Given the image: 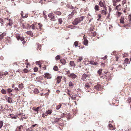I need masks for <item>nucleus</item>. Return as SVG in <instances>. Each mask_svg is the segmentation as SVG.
<instances>
[{
	"mask_svg": "<svg viewBox=\"0 0 131 131\" xmlns=\"http://www.w3.org/2000/svg\"><path fill=\"white\" fill-rule=\"evenodd\" d=\"M102 69H100L97 71V73L99 74L100 75L101 74V73L102 72Z\"/></svg>",
	"mask_w": 131,
	"mask_h": 131,
	"instance_id": "36",
	"label": "nucleus"
},
{
	"mask_svg": "<svg viewBox=\"0 0 131 131\" xmlns=\"http://www.w3.org/2000/svg\"><path fill=\"white\" fill-rule=\"evenodd\" d=\"M47 112L48 114H50L52 113V111L51 110H49Z\"/></svg>",
	"mask_w": 131,
	"mask_h": 131,
	"instance_id": "41",
	"label": "nucleus"
},
{
	"mask_svg": "<svg viewBox=\"0 0 131 131\" xmlns=\"http://www.w3.org/2000/svg\"><path fill=\"white\" fill-rule=\"evenodd\" d=\"M7 90L8 92L9 93H10L11 92H12V89H8Z\"/></svg>",
	"mask_w": 131,
	"mask_h": 131,
	"instance_id": "44",
	"label": "nucleus"
},
{
	"mask_svg": "<svg viewBox=\"0 0 131 131\" xmlns=\"http://www.w3.org/2000/svg\"><path fill=\"white\" fill-rule=\"evenodd\" d=\"M4 36L2 34H1L0 35V41L3 38H4Z\"/></svg>",
	"mask_w": 131,
	"mask_h": 131,
	"instance_id": "43",
	"label": "nucleus"
},
{
	"mask_svg": "<svg viewBox=\"0 0 131 131\" xmlns=\"http://www.w3.org/2000/svg\"><path fill=\"white\" fill-rule=\"evenodd\" d=\"M62 78V77L61 76H58L57 77V82L58 83H59L61 81V79Z\"/></svg>",
	"mask_w": 131,
	"mask_h": 131,
	"instance_id": "10",
	"label": "nucleus"
},
{
	"mask_svg": "<svg viewBox=\"0 0 131 131\" xmlns=\"http://www.w3.org/2000/svg\"><path fill=\"white\" fill-rule=\"evenodd\" d=\"M17 38L18 40H20L21 41H22L24 39V38L20 37L19 36L18 37H17Z\"/></svg>",
	"mask_w": 131,
	"mask_h": 131,
	"instance_id": "18",
	"label": "nucleus"
},
{
	"mask_svg": "<svg viewBox=\"0 0 131 131\" xmlns=\"http://www.w3.org/2000/svg\"><path fill=\"white\" fill-rule=\"evenodd\" d=\"M94 8L95 10L98 11L99 10V6L97 5H96L95 6Z\"/></svg>",
	"mask_w": 131,
	"mask_h": 131,
	"instance_id": "31",
	"label": "nucleus"
},
{
	"mask_svg": "<svg viewBox=\"0 0 131 131\" xmlns=\"http://www.w3.org/2000/svg\"><path fill=\"white\" fill-rule=\"evenodd\" d=\"M40 61H37L36 62V63L37 64H38V65H39V67H40V68L41 67V65H40V64L39 63H40Z\"/></svg>",
	"mask_w": 131,
	"mask_h": 131,
	"instance_id": "42",
	"label": "nucleus"
},
{
	"mask_svg": "<svg viewBox=\"0 0 131 131\" xmlns=\"http://www.w3.org/2000/svg\"><path fill=\"white\" fill-rule=\"evenodd\" d=\"M118 67L119 68L121 69L122 68V66L120 65L118 66Z\"/></svg>",
	"mask_w": 131,
	"mask_h": 131,
	"instance_id": "60",
	"label": "nucleus"
},
{
	"mask_svg": "<svg viewBox=\"0 0 131 131\" xmlns=\"http://www.w3.org/2000/svg\"><path fill=\"white\" fill-rule=\"evenodd\" d=\"M116 2H113V5L114 6H115L116 5Z\"/></svg>",
	"mask_w": 131,
	"mask_h": 131,
	"instance_id": "61",
	"label": "nucleus"
},
{
	"mask_svg": "<svg viewBox=\"0 0 131 131\" xmlns=\"http://www.w3.org/2000/svg\"><path fill=\"white\" fill-rule=\"evenodd\" d=\"M74 45L75 47L78 46V42L77 41H75L74 43Z\"/></svg>",
	"mask_w": 131,
	"mask_h": 131,
	"instance_id": "33",
	"label": "nucleus"
},
{
	"mask_svg": "<svg viewBox=\"0 0 131 131\" xmlns=\"http://www.w3.org/2000/svg\"><path fill=\"white\" fill-rule=\"evenodd\" d=\"M8 74L7 72L6 71L5 72H0V78H1L3 75L5 76L6 75Z\"/></svg>",
	"mask_w": 131,
	"mask_h": 131,
	"instance_id": "6",
	"label": "nucleus"
},
{
	"mask_svg": "<svg viewBox=\"0 0 131 131\" xmlns=\"http://www.w3.org/2000/svg\"><path fill=\"white\" fill-rule=\"evenodd\" d=\"M82 59L83 58L82 57H80L78 60L79 61H81Z\"/></svg>",
	"mask_w": 131,
	"mask_h": 131,
	"instance_id": "52",
	"label": "nucleus"
},
{
	"mask_svg": "<svg viewBox=\"0 0 131 131\" xmlns=\"http://www.w3.org/2000/svg\"><path fill=\"white\" fill-rule=\"evenodd\" d=\"M44 75H45L44 76L45 78H47V79H49L51 77L49 73H46Z\"/></svg>",
	"mask_w": 131,
	"mask_h": 131,
	"instance_id": "9",
	"label": "nucleus"
},
{
	"mask_svg": "<svg viewBox=\"0 0 131 131\" xmlns=\"http://www.w3.org/2000/svg\"><path fill=\"white\" fill-rule=\"evenodd\" d=\"M2 93L4 94H5L6 93V91L4 89H2L1 90Z\"/></svg>",
	"mask_w": 131,
	"mask_h": 131,
	"instance_id": "32",
	"label": "nucleus"
},
{
	"mask_svg": "<svg viewBox=\"0 0 131 131\" xmlns=\"http://www.w3.org/2000/svg\"><path fill=\"white\" fill-rule=\"evenodd\" d=\"M91 34H92V36H95L96 34V32L95 31H94L93 32H91Z\"/></svg>",
	"mask_w": 131,
	"mask_h": 131,
	"instance_id": "34",
	"label": "nucleus"
},
{
	"mask_svg": "<svg viewBox=\"0 0 131 131\" xmlns=\"http://www.w3.org/2000/svg\"><path fill=\"white\" fill-rule=\"evenodd\" d=\"M124 19L123 16H122L120 19V22L122 24H124Z\"/></svg>",
	"mask_w": 131,
	"mask_h": 131,
	"instance_id": "11",
	"label": "nucleus"
},
{
	"mask_svg": "<svg viewBox=\"0 0 131 131\" xmlns=\"http://www.w3.org/2000/svg\"><path fill=\"white\" fill-rule=\"evenodd\" d=\"M37 49L38 50V49L40 50L41 48V45L39 43L37 44Z\"/></svg>",
	"mask_w": 131,
	"mask_h": 131,
	"instance_id": "22",
	"label": "nucleus"
},
{
	"mask_svg": "<svg viewBox=\"0 0 131 131\" xmlns=\"http://www.w3.org/2000/svg\"><path fill=\"white\" fill-rule=\"evenodd\" d=\"M107 56H105L104 57H103V58H102V59H103V60H105L106 59V58H107Z\"/></svg>",
	"mask_w": 131,
	"mask_h": 131,
	"instance_id": "56",
	"label": "nucleus"
},
{
	"mask_svg": "<svg viewBox=\"0 0 131 131\" xmlns=\"http://www.w3.org/2000/svg\"><path fill=\"white\" fill-rule=\"evenodd\" d=\"M99 4L100 6L102 7H104V5L103 3V2L101 1H100L99 2Z\"/></svg>",
	"mask_w": 131,
	"mask_h": 131,
	"instance_id": "24",
	"label": "nucleus"
},
{
	"mask_svg": "<svg viewBox=\"0 0 131 131\" xmlns=\"http://www.w3.org/2000/svg\"><path fill=\"white\" fill-rule=\"evenodd\" d=\"M18 87L20 89H22L23 88V84L21 83L19 85Z\"/></svg>",
	"mask_w": 131,
	"mask_h": 131,
	"instance_id": "35",
	"label": "nucleus"
},
{
	"mask_svg": "<svg viewBox=\"0 0 131 131\" xmlns=\"http://www.w3.org/2000/svg\"><path fill=\"white\" fill-rule=\"evenodd\" d=\"M26 33L28 35H29L32 37L33 36V34L31 31H27L26 32Z\"/></svg>",
	"mask_w": 131,
	"mask_h": 131,
	"instance_id": "16",
	"label": "nucleus"
},
{
	"mask_svg": "<svg viewBox=\"0 0 131 131\" xmlns=\"http://www.w3.org/2000/svg\"><path fill=\"white\" fill-rule=\"evenodd\" d=\"M60 62L63 65L65 64L66 62V60L64 59H61L60 60Z\"/></svg>",
	"mask_w": 131,
	"mask_h": 131,
	"instance_id": "15",
	"label": "nucleus"
},
{
	"mask_svg": "<svg viewBox=\"0 0 131 131\" xmlns=\"http://www.w3.org/2000/svg\"><path fill=\"white\" fill-rule=\"evenodd\" d=\"M69 85L70 86H72L74 85L71 82H70L69 83Z\"/></svg>",
	"mask_w": 131,
	"mask_h": 131,
	"instance_id": "51",
	"label": "nucleus"
},
{
	"mask_svg": "<svg viewBox=\"0 0 131 131\" xmlns=\"http://www.w3.org/2000/svg\"><path fill=\"white\" fill-rule=\"evenodd\" d=\"M23 71L25 73H26L29 71V70L27 69H24L23 70Z\"/></svg>",
	"mask_w": 131,
	"mask_h": 131,
	"instance_id": "40",
	"label": "nucleus"
},
{
	"mask_svg": "<svg viewBox=\"0 0 131 131\" xmlns=\"http://www.w3.org/2000/svg\"><path fill=\"white\" fill-rule=\"evenodd\" d=\"M60 58V56L59 55H57L55 58L56 59V60L59 59Z\"/></svg>",
	"mask_w": 131,
	"mask_h": 131,
	"instance_id": "29",
	"label": "nucleus"
},
{
	"mask_svg": "<svg viewBox=\"0 0 131 131\" xmlns=\"http://www.w3.org/2000/svg\"><path fill=\"white\" fill-rule=\"evenodd\" d=\"M4 36H5L6 34V33H5L4 32L2 34Z\"/></svg>",
	"mask_w": 131,
	"mask_h": 131,
	"instance_id": "63",
	"label": "nucleus"
},
{
	"mask_svg": "<svg viewBox=\"0 0 131 131\" xmlns=\"http://www.w3.org/2000/svg\"><path fill=\"white\" fill-rule=\"evenodd\" d=\"M124 62L127 64H128L129 63V61L128 59V58H126Z\"/></svg>",
	"mask_w": 131,
	"mask_h": 131,
	"instance_id": "27",
	"label": "nucleus"
},
{
	"mask_svg": "<svg viewBox=\"0 0 131 131\" xmlns=\"http://www.w3.org/2000/svg\"><path fill=\"white\" fill-rule=\"evenodd\" d=\"M24 125H20V126H19V127H18L19 130L20 131L21 130V127H22V128H23V127Z\"/></svg>",
	"mask_w": 131,
	"mask_h": 131,
	"instance_id": "39",
	"label": "nucleus"
},
{
	"mask_svg": "<svg viewBox=\"0 0 131 131\" xmlns=\"http://www.w3.org/2000/svg\"><path fill=\"white\" fill-rule=\"evenodd\" d=\"M53 70L56 71H57L58 70V68L57 66H55L53 68Z\"/></svg>",
	"mask_w": 131,
	"mask_h": 131,
	"instance_id": "30",
	"label": "nucleus"
},
{
	"mask_svg": "<svg viewBox=\"0 0 131 131\" xmlns=\"http://www.w3.org/2000/svg\"><path fill=\"white\" fill-rule=\"evenodd\" d=\"M15 90L16 91H19V90L17 88H15Z\"/></svg>",
	"mask_w": 131,
	"mask_h": 131,
	"instance_id": "64",
	"label": "nucleus"
},
{
	"mask_svg": "<svg viewBox=\"0 0 131 131\" xmlns=\"http://www.w3.org/2000/svg\"><path fill=\"white\" fill-rule=\"evenodd\" d=\"M85 87H86L87 88H89L90 87V86L89 85V84L88 83H86L85 84Z\"/></svg>",
	"mask_w": 131,
	"mask_h": 131,
	"instance_id": "45",
	"label": "nucleus"
},
{
	"mask_svg": "<svg viewBox=\"0 0 131 131\" xmlns=\"http://www.w3.org/2000/svg\"><path fill=\"white\" fill-rule=\"evenodd\" d=\"M39 92V91L36 88L34 89V92L35 93L37 94Z\"/></svg>",
	"mask_w": 131,
	"mask_h": 131,
	"instance_id": "25",
	"label": "nucleus"
},
{
	"mask_svg": "<svg viewBox=\"0 0 131 131\" xmlns=\"http://www.w3.org/2000/svg\"><path fill=\"white\" fill-rule=\"evenodd\" d=\"M58 20L60 24H61L63 21L62 18H59L58 19Z\"/></svg>",
	"mask_w": 131,
	"mask_h": 131,
	"instance_id": "23",
	"label": "nucleus"
},
{
	"mask_svg": "<svg viewBox=\"0 0 131 131\" xmlns=\"http://www.w3.org/2000/svg\"><path fill=\"white\" fill-rule=\"evenodd\" d=\"M37 125V124H35V125H32L31 127L33 128L34 127H35V126Z\"/></svg>",
	"mask_w": 131,
	"mask_h": 131,
	"instance_id": "58",
	"label": "nucleus"
},
{
	"mask_svg": "<svg viewBox=\"0 0 131 131\" xmlns=\"http://www.w3.org/2000/svg\"><path fill=\"white\" fill-rule=\"evenodd\" d=\"M102 14H104V12H105V11L104 10H103L102 11H100Z\"/></svg>",
	"mask_w": 131,
	"mask_h": 131,
	"instance_id": "57",
	"label": "nucleus"
},
{
	"mask_svg": "<svg viewBox=\"0 0 131 131\" xmlns=\"http://www.w3.org/2000/svg\"><path fill=\"white\" fill-rule=\"evenodd\" d=\"M40 108L39 107H38L34 109V110L36 112H37V113H38V111H39V109Z\"/></svg>",
	"mask_w": 131,
	"mask_h": 131,
	"instance_id": "28",
	"label": "nucleus"
},
{
	"mask_svg": "<svg viewBox=\"0 0 131 131\" xmlns=\"http://www.w3.org/2000/svg\"><path fill=\"white\" fill-rule=\"evenodd\" d=\"M70 64L72 67H74L75 66V64L73 61H71L70 63Z\"/></svg>",
	"mask_w": 131,
	"mask_h": 131,
	"instance_id": "14",
	"label": "nucleus"
},
{
	"mask_svg": "<svg viewBox=\"0 0 131 131\" xmlns=\"http://www.w3.org/2000/svg\"><path fill=\"white\" fill-rule=\"evenodd\" d=\"M86 78V74L85 73H84L82 76L81 79L82 80L85 81V80Z\"/></svg>",
	"mask_w": 131,
	"mask_h": 131,
	"instance_id": "13",
	"label": "nucleus"
},
{
	"mask_svg": "<svg viewBox=\"0 0 131 131\" xmlns=\"http://www.w3.org/2000/svg\"><path fill=\"white\" fill-rule=\"evenodd\" d=\"M28 130H29L30 131H33V128H32L31 127H30V128H28Z\"/></svg>",
	"mask_w": 131,
	"mask_h": 131,
	"instance_id": "50",
	"label": "nucleus"
},
{
	"mask_svg": "<svg viewBox=\"0 0 131 131\" xmlns=\"http://www.w3.org/2000/svg\"><path fill=\"white\" fill-rule=\"evenodd\" d=\"M74 11L73 10L70 14H69L68 17V18L69 19H71L73 17L74 15Z\"/></svg>",
	"mask_w": 131,
	"mask_h": 131,
	"instance_id": "7",
	"label": "nucleus"
},
{
	"mask_svg": "<svg viewBox=\"0 0 131 131\" xmlns=\"http://www.w3.org/2000/svg\"><path fill=\"white\" fill-rule=\"evenodd\" d=\"M67 91L68 94L69 95H70V94L69 93L70 91L68 89H67Z\"/></svg>",
	"mask_w": 131,
	"mask_h": 131,
	"instance_id": "59",
	"label": "nucleus"
},
{
	"mask_svg": "<svg viewBox=\"0 0 131 131\" xmlns=\"http://www.w3.org/2000/svg\"><path fill=\"white\" fill-rule=\"evenodd\" d=\"M80 22L78 20V18H76L72 22V23L74 25H77Z\"/></svg>",
	"mask_w": 131,
	"mask_h": 131,
	"instance_id": "1",
	"label": "nucleus"
},
{
	"mask_svg": "<svg viewBox=\"0 0 131 131\" xmlns=\"http://www.w3.org/2000/svg\"><path fill=\"white\" fill-rule=\"evenodd\" d=\"M118 15L119 16H120V15L122 13L118 12Z\"/></svg>",
	"mask_w": 131,
	"mask_h": 131,
	"instance_id": "62",
	"label": "nucleus"
},
{
	"mask_svg": "<svg viewBox=\"0 0 131 131\" xmlns=\"http://www.w3.org/2000/svg\"><path fill=\"white\" fill-rule=\"evenodd\" d=\"M90 63L91 64L94 65L95 64V65H96V63H95V62H94V61H91L90 62Z\"/></svg>",
	"mask_w": 131,
	"mask_h": 131,
	"instance_id": "46",
	"label": "nucleus"
},
{
	"mask_svg": "<svg viewBox=\"0 0 131 131\" xmlns=\"http://www.w3.org/2000/svg\"><path fill=\"white\" fill-rule=\"evenodd\" d=\"M23 11H21V16H22V17H23V18H26L27 17V16H23Z\"/></svg>",
	"mask_w": 131,
	"mask_h": 131,
	"instance_id": "38",
	"label": "nucleus"
},
{
	"mask_svg": "<svg viewBox=\"0 0 131 131\" xmlns=\"http://www.w3.org/2000/svg\"><path fill=\"white\" fill-rule=\"evenodd\" d=\"M3 126V122L2 121L0 122V129Z\"/></svg>",
	"mask_w": 131,
	"mask_h": 131,
	"instance_id": "48",
	"label": "nucleus"
},
{
	"mask_svg": "<svg viewBox=\"0 0 131 131\" xmlns=\"http://www.w3.org/2000/svg\"><path fill=\"white\" fill-rule=\"evenodd\" d=\"M48 16L52 19L55 18L54 15L53 13H50L48 15Z\"/></svg>",
	"mask_w": 131,
	"mask_h": 131,
	"instance_id": "8",
	"label": "nucleus"
},
{
	"mask_svg": "<svg viewBox=\"0 0 131 131\" xmlns=\"http://www.w3.org/2000/svg\"><path fill=\"white\" fill-rule=\"evenodd\" d=\"M9 23H8V24L9 26H11L13 24L12 21L10 20V19H9Z\"/></svg>",
	"mask_w": 131,
	"mask_h": 131,
	"instance_id": "37",
	"label": "nucleus"
},
{
	"mask_svg": "<svg viewBox=\"0 0 131 131\" xmlns=\"http://www.w3.org/2000/svg\"><path fill=\"white\" fill-rule=\"evenodd\" d=\"M61 118H55V119L54 120V122H53V124H55Z\"/></svg>",
	"mask_w": 131,
	"mask_h": 131,
	"instance_id": "19",
	"label": "nucleus"
},
{
	"mask_svg": "<svg viewBox=\"0 0 131 131\" xmlns=\"http://www.w3.org/2000/svg\"><path fill=\"white\" fill-rule=\"evenodd\" d=\"M54 13L58 15H60L61 14V13L60 11H55L54 12Z\"/></svg>",
	"mask_w": 131,
	"mask_h": 131,
	"instance_id": "17",
	"label": "nucleus"
},
{
	"mask_svg": "<svg viewBox=\"0 0 131 131\" xmlns=\"http://www.w3.org/2000/svg\"><path fill=\"white\" fill-rule=\"evenodd\" d=\"M35 26L32 25L30 26V27L32 28V29H35Z\"/></svg>",
	"mask_w": 131,
	"mask_h": 131,
	"instance_id": "53",
	"label": "nucleus"
},
{
	"mask_svg": "<svg viewBox=\"0 0 131 131\" xmlns=\"http://www.w3.org/2000/svg\"><path fill=\"white\" fill-rule=\"evenodd\" d=\"M34 72H36L38 70V68L37 67H35L34 69Z\"/></svg>",
	"mask_w": 131,
	"mask_h": 131,
	"instance_id": "47",
	"label": "nucleus"
},
{
	"mask_svg": "<svg viewBox=\"0 0 131 131\" xmlns=\"http://www.w3.org/2000/svg\"><path fill=\"white\" fill-rule=\"evenodd\" d=\"M68 76L70 78L74 79L77 77V76L73 73H72L68 75Z\"/></svg>",
	"mask_w": 131,
	"mask_h": 131,
	"instance_id": "4",
	"label": "nucleus"
},
{
	"mask_svg": "<svg viewBox=\"0 0 131 131\" xmlns=\"http://www.w3.org/2000/svg\"><path fill=\"white\" fill-rule=\"evenodd\" d=\"M10 117L12 119H16L18 117L17 115H13V114H10Z\"/></svg>",
	"mask_w": 131,
	"mask_h": 131,
	"instance_id": "12",
	"label": "nucleus"
},
{
	"mask_svg": "<svg viewBox=\"0 0 131 131\" xmlns=\"http://www.w3.org/2000/svg\"><path fill=\"white\" fill-rule=\"evenodd\" d=\"M128 101L129 102V103H130L131 102V98L129 97L128 99Z\"/></svg>",
	"mask_w": 131,
	"mask_h": 131,
	"instance_id": "55",
	"label": "nucleus"
},
{
	"mask_svg": "<svg viewBox=\"0 0 131 131\" xmlns=\"http://www.w3.org/2000/svg\"><path fill=\"white\" fill-rule=\"evenodd\" d=\"M128 18L129 19V21H128L127 19H126L124 20V24L128 23V24L130 25L131 24V15H129L128 16Z\"/></svg>",
	"mask_w": 131,
	"mask_h": 131,
	"instance_id": "3",
	"label": "nucleus"
},
{
	"mask_svg": "<svg viewBox=\"0 0 131 131\" xmlns=\"http://www.w3.org/2000/svg\"><path fill=\"white\" fill-rule=\"evenodd\" d=\"M83 40H84L83 41V43L84 45H88V41L87 40V39L84 37V36L83 37Z\"/></svg>",
	"mask_w": 131,
	"mask_h": 131,
	"instance_id": "5",
	"label": "nucleus"
},
{
	"mask_svg": "<svg viewBox=\"0 0 131 131\" xmlns=\"http://www.w3.org/2000/svg\"><path fill=\"white\" fill-rule=\"evenodd\" d=\"M0 23H1L2 25H3V19L1 18H0Z\"/></svg>",
	"mask_w": 131,
	"mask_h": 131,
	"instance_id": "54",
	"label": "nucleus"
},
{
	"mask_svg": "<svg viewBox=\"0 0 131 131\" xmlns=\"http://www.w3.org/2000/svg\"><path fill=\"white\" fill-rule=\"evenodd\" d=\"M121 6V5L120 4H119L118 5L116 6V9L118 10H119L121 9V8H120V7Z\"/></svg>",
	"mask_w": 131,
	"mask_h": 131,
	"instance_id": "26",
	"label": "nucleus"
},
{
	"mask_svg": "<svg viewBox=\"0 0 131 131\" xmlns=\"http://www.w3.org/2000/svg\"><path fill=\"white\" fill-rule=\"evenodd\" d=\"M84 18V16L80 17L79 18H78V20L80 23L81 21H82Z\"/></svg>",
	"mask_w": 131,
	"mask_h": 131,
	"instance_id": "20",
	"label": "nucleus"
},
{
	"mask_svg": "<svg viewBox=\"0 0 131 131\" xmlns=\"http://www.w3.org/2000/svg\"><path fill=\"white\" fill-rule=\"evenodd\" d=\"M62 106V105L61 104H59L58 105L56 106V108L57 110H59L61 107Z\"/></svg>",
	"mask_w": 131,
	"mask_h": 131,
	"instance_id": "21",
	"label": "nucleus"
},
{
	"mask_svg": "<svg viewBox=\"0 0 131 131\" xmlns=\"http://www.w3.org/2000/svg\"><path fill=\"white\" fill-rule=\"evenodd\" d=\"M94 88L96 90L99 91L101 90L102 89L101 85L99 84H97L95 86H94Z\"/></svg>",
	"mask_w": 131,
	"mask_h": 131,
	"instance_id": "2",
	"label": "nucleus"
},
{
	"mask_svg": "<svg viewBox=\"0 0 131 131\" xmlns=\"http://www.w3.org/2000/svg\"><path fill=\"white\" fill-rule=\"evenodd\" d=\"M70 9H74L75 8H76L75 7H73V6H72L71 5L69 7Z\"/></svg>",
	"mask_w": 131,
	"mask_h": 131,
	"instance_id": "49",
	"label": "nucleus"
}]
</instances>
